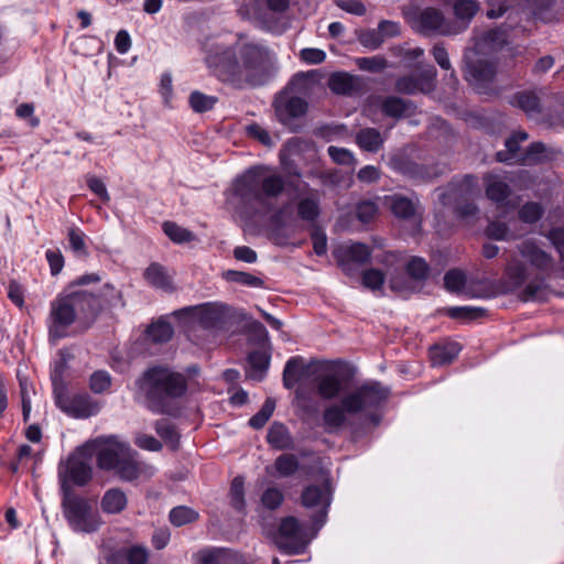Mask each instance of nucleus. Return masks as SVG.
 <instances>
[{
	"label": "nucleus",
	"mask_w": 564,
	"mask_h": 564,
	"mask_svg": "<svg viewBox=\"0 0 564 564\" xmlns=\"http://www.w3.org/2000/svg\"><path fill=\"white\" fill-rule=\"evenodd\" d=\"M68 242L69 247L74 253L77 256H87L88 249L86 245V235L77 227H72L68 229Z\"/></svg>",
	"instance_id": "obj_43"
},
{
	"label": "nucleus",
	"mask_w": 564,
	"mask_h": 564,
	"mask_svg": "<svg viewBox=\"0 0 564 564\" xmlns=\"http://www.w3.org/2000/svg\"><path fill=\"white\" fill-rule=\"evenodd\" d=\"M389 394V389L380 382L368 381L346 395L341 400V405L348 413H358L365 409L378 406L388 399Z\"/></svg>",
	"instance_id": "obj_12"
},
{
	"label": "nucleus",
	"mask_w": 564,
	"mask_h": 564,
	"mask_svg": "<svg viewBox=\"0 0 564 564\" xmlns=\"http://www.w3.org/2000/svg\"><path fill=\"white\" fill-rule=\"evenodd\" d=\"M329 88L338 95H351L358 89V79L347 73H335L329 77Z\"/></svg>",
	"instance_id": "obj_31"
},
{
	"label": "nucleus",
	"mask_w": 564,
	"mask_h": 564,
	"mask_svg": "<svg viewBox=\"0 0 564 564\" xmlns=\"http://www.w3.org/2000/svg\"><path fill=\"white\" fill-rule=\"evenodd\" d=\"M93 476L89 460L84 457L82 451L68 456L66 462L58 466V480L62 495H74L72 486H85Z\"/></svg>",
	"instance_id": "obj_10"
},
{
	"label": "nucleus",
	"mask_w": 564,
	"mask_h": 564,
	"mask_svg": "<svg viewBox=\"0 0 564 564\" xmlns=\"http://www.w3.org/2000/svg\"><path fill=\"white\" fill-rule=\"evenodd\" d=\"M52 275H57L64 267V257L59 250L48 249L45 252Z\"/></svg>",
	"instance_id": "obj_61"
},
{
	"label": "nucleus",
	"mask_w": 564,
	"mask_h": 564,
	"mask_svg": "<svg viewBox=\"0 0 564 564\" xmlns=\"http://www.w3.org/2000/svg\"><path fill=\"white\" fill-rule=\"evenodd\" d=\"M511 25H501L486 31H475L474 46L467 53L486 57L496 58V54L508 43V32Z\"/></svg>",
	"instance_id": "obj_14"
},
{
	"label": "nucleus",
	"mask_w": 564,
	"mask_h": 564,
	"mask_svg": "<svg viewBox=\"0 0 564 564\" xmlns=\"http://www.w3.org/2000/svg\"><path fill=\"white\" fill-rule=\"evenodd\" d=\"M300 55L305 63L312 65L321 64L326 58V53L319 48H303Z\"/></svg>",
	"instance_id": "obj_62"
},
{
	"label": "nucleus",
	"mask_w": 564,
	"mask_h": 564,
	"mask_svg": "<svg viewBox=\"0 0 564 564\" xmlns=\"http://www.w3.org/2000/svg\"><path fill=\"white\" fill-rule=\"evenodd\" d=\"M517 250L521 258L542 276H549L554 271V259L550 253L540 248L535 240H523L517 245Z\"/></svg>",
	"instance_id": "obj_17"
},
{
	"label": "nucleus",
	"mask_w": 564,
	"mask_h": 564,
	"mask_svg": "<svg viewBox=\"0 0 564 564\" xmlns=\"http://www.w3.org/2000/svg\"><path fill=\"white\" fill-rule=\"evenodd\" d=\"M246 131L249 137L258 140L260 143L267 147H271L273 144L272 138L269 132L258 123H251L246 127Z\"/></svg>",
	"instance_id": "obj_59"
},
{
	"label": "nucleus",
	"mask_w": 564,
	"mask_h": 564,
	"mask_svg": "<svg viewBox=\"0 0 564 564\" xmlns=\"http://www.w3.org/2000/svg\"><path fill=\"white\" fill-rule=\"evenodd\" d=\"M370 256H371V250L367 245L360 243V242H355V243L344 247L339 251V254L337 256V260H338V263L341 267V269L345 272L350 273V265L352 263L364 264V263L368 262V260L370 259Z\"/></svg>",
	"instance_id": "obj_21"
},
{
	"label": "nucleus",
	"mask_w": 564,
	"mask_h": 564,
	"mask_svg": "<svg viewBox=\"0 0 564 564\" xmlns=\"http://www.w3.org/2000/svg\"><path fill=\"white\" fill-rule=\"evenodd\" d=\"M143 276L153 288L161 289L166 292H172L174 290L171 278L166 273L165 268L159 263H151L145 269Z\"/></svg>",
	"instance_id": "obj_27"
},
{
	"label": "nucleus",
	"mask_w": 564,
	"mask_h": 564,
	"mask_svg": "<svg viewBox=\"0 0 564 564\" xmlns=\"http://www.w3.org/2000/svg\"><path fill=\"white\" fill-rule=\"evenodd\" d=\"M359 43L369 50H377L382 43V36L378 29L361 30L357 33Z\"/></svg>",
	"instance_id": "obj_47"
},
{
	"label": "nucleus",
	"mask_w": 564,
	"mask_h": 564,
	"mask_svg": "<svg viewBox=\"0 0 564 564\" xmlns=\"http://www.w3.org/2000/svg\"><path fill=\"white\" fill-rule=\"evenodd\" d=\"M275 468L280 476L288 477L296 471L299 468V460L292 454H283L275 459Z\"/></svg>",
	"instance_id": "obj_46"
},
{
	"label": "nucleus",
	"mask_w": 564,
	"mask_h": 564,
	"mask_svg": "<svg viewBox=\"0 0 564 564\" xmlns=\"http://www.w3.org/2000/svg\"><path fill=\"white\" fill-rule=\"evenodd\" d=\"M486 184V194L489 199L496 203H502L508 198L510 188L508 184L499 180L498 176L492 174L487 175Z\"/></svg>",
	"instance_id": "obj_35"
},
{
	"label": "nucleus",
	"mask_w": 564,
	"mask_h": 564,
	"mask_svg": "<svg viewBox=\"0 0 564 564\" xmlns=\"http://www.w3.org/2000/svg\"><path fill=\"white\" fill-rule=\"evenodd\" d=\"M447 313L456 319H476L484 315L485 310L476 306H454L449 307Z\"/></svg>",
	"instance_id": "obj_48"
},
{
	"label": "nucleus",
	"mask_w": 564,
	"mask_h": 564,
	"mask_svg": "<svg viewBox=\"0 0 564 564\" xmlns=\"http://www.w3.org/2000/svg\"><path fill=\"white\" fill-rule=\"evenodd\" d=\"M327 152L330 159L337 164L352 166L356 163L354 153L348 149L330 145Z\"/></svg>",
	"instance_id": "obj_49"
},
{
	"label": "nucleus",
	"mask_w": 564,
	"mask_h": 564,
	"mask_svg": "<svg viewBox=\"0 0 564 564\" xmlns=\"http://www.w3.org/2000/svg\"><path fill=\"white\" fill-rule=\"evenodd\" d=\"M169 519L173 525L183 527L195 522L198 519V512L186 506H177L170 511Z\"/></svg>",
	"instance_id": "obj_38"
},
{
	"label": "nucleus",
	"mask_w": 564,
	"mask_h": 564,
	"mask_svg": "<svg viewBox=\"0 0 564 564\" xmlns=\"http://www.w3.org/2000/svg\"><path fill=\"white\" fill-rule=\"evenodd\" d=\"M378 207L371 200H365L357 205L356 215L361 223H369L377 215Z\"/></svg>",
	"instance_id": "obj_57"
},
{
	"label": "nucleus",
	"mask_w": 564,
	"mask_h": 564,
	"mask_svg": "<svg viewBox=\"0 0 564 564\" xmlns=\"http://www.w3.org/2000/svg\"><path fill=\"white\" fill-rule=\"evenodd\" d=\"M411 24L413 29L423 34L454 35L459 33V30H455L454 22L447 21L442 11L435 8L419 11L411 19Z\"/></svg>",
	"instance_id": "obj_15"
},
{
	"label": "nucleus",
	"mask_w": 564,
	"mask_h": 564,
	"mask_svg": "<svg viewBox=\"0 0 564 564\" xmlns=\"http://www.w3.org/2000/svg\"><path fill=\"white\" fill-rule=\"evenodd\" d=\"M187 388L185 375L172 367L155 365L135 379L133 397L152 413L177 416L181 413L178 400L186 394Z\"/></svg>",
	"instance_id": "obj_3"
},
{
	"label": "nucleus",
	"mask_w": 564,
	"mask_h": 564,
	"mask_svg": "<svg viewBox=\"0 0 564 564\" xmlns=\"http://www.w3.org/2000/svg\"><path fill=\"white\" fill-rule=\"evenodd\" d=\"M319 215V200L316 191L297 203V216L305 221H314Z\"/></svg>",
	"instance_id": "obj_32"
},
{
	"label": "nucleus",
	"mask_w": 564,
	"mask_h": 564,
	"mask_svg": "<svg viewBox=\"0 0 564 564\" xmlns=\"http://www.w3.org/2000/svg\"><path fill=\"white\" fill-rule=\"evenodd\" d=\"M513 105L522 109L529 117H534L541 111L539 97L531 91L519 93L513 97Z\"/></svg>",
	"instance_id": "obj_37"
},
{
	"label": "nucleus",
	"mask_w": 564,
	"mask_h": 564,
	"mask_svg": "<svg viewBox=\"0 0 564 564\" xmlns=\"http://www.w3.org/2000/svg\"><path fill=\"white\" fill-rule=\"evenodd\" d=\"M145 334L149 340L163 344L172 339L174 328L166 317L162 316L148 326Z\"/></svg>",
	"instance_id": "obj_29"
},
{
	"label": "nucleus",
	"mask_w": 564,
	"mask_h": 564,
	"mask_svg": "<svg viewBox=\"0 0 564 564\" xmlns=\"http://www.w3.org/2000/svg\"><path fill=\"white\" fill-rule=\"evenodd\" d=\"M544 209L541 204L535 202L525 203L519 209V218L527 224H534L542 217Z\"/></svg>",
	"instance_id": "obj_45"
},
{
	"label": "nucleus",
	"mask_w": 564,
	"mask_h": 564,
	"mask_svg": "<svg viewBox=\"0 0 564 564\" xmlns=\"http://www.w3.org/2000/svg\"><path fill=\"white\" fill-rule=\"evenodd\" d=\"M384 283V274L379 269H368L362 274V284L372 291L380 290Z\"/></svg>",
	"instance_id": "obj_52"
},
{
	"label": "nucleus",
	"mask_w": 564,
	"mask_h": 564,
	"mask_svg": "<svg viewBox=\"0 0 564 564\" xmlns=\"http://www.w3.org/2000/svg\"><path fill=\"white\" fill-rule=\"evenodd\" d=\"M272 224L279 228L291 227L295 224L296 219L289 205L281 207L273 216Z\"/></svg>",
	"instance_id": "obj_55"
},
{
	"label": "nucleus",
	"mask_w": 564,
	"mask_h": 564,
	"mask_svg": "<svg viewBox=\"0 0 564 564\" xmlns=\"http://www.w3.org/2000/svg\"><path fill=\"white\" fill-rule=\"evenodd\" d=\"M158 435L166 443V445L176 451L180 445V434L174 424L166 420H158L154 425Z\"/></svg>",
	"instance_id": "obj_36"
},
{
	"label": "nucleus",
	"mask_w": 564,
	"mask_h": 564,
	"mask_svg": "<svg viewBox=\"0 0 564 564\" xmlns=\"http://www.w3.org/2000/svg\"><path fill=\"white\" fill-rule=\"evenodd\" d=\"M183 328L187 339L195 346L204 348L215 336V330L223 327L227 317V307L218 302H208L186 306L172 313Z\"/></svg>",
	"instance_id": "obj_6"
},
{
	"label": "nucleus",
	"mask_w": 564,
	"mask_h": 564,
	"mask_svg": "<svg viewBox=\"0 0 564 564\" xmlns=\"http://www.w3.org/2000/svg\"><path fill=\"white\" fill-rule=\"evenodd\" d=\"M487 236L496 240H507L509 228L506 224L499 221H491L487 229Z\"/></svg>",
	"instance_id": "obj_63"
},
{
	"label": "nucleus",
	"mask_w": 564,
	"mask_h": 564,
	"mask_svg": "<svg viewBox=\"0 0 564 564\" xmlns=\"http://www.w3.org/2000/svg\"><path fill=\"white\" fill-rule=\"evenodd\" d=\"M128 564H147L149 561V551L145 546L133 545L126 549Z\"/></svg>",
	"instance_id": "obj_56"
},
{
	"label": "nucleus",
	"mask_w": 564,
	"mask_h": 564,
	"mask_svg": "<svg viewBox=\"0 0 564 564\" xmlns=\"http://www.w3.org/2000/svg\"><path fill=\"white\" fill-rule=\"evenodd\" d=\"M268 443L275 449H289L293 447V438L288 427L279 422H274L267 434Z\"/></svg>",
	"instance_id": "obj_28"
},
{
	"label": "nucleus",
	"mask_w": 564,
	"mask_h": 564,
	"mask_svg": "<svg viewBox=\"0 0 564 564\" xmlns=\"http://www.w3.org/2000/svg\"><path fill=\"white\" fill-rule=\"evenodd\" d=\"M506 275L511 286L517 289L528 280L529 269L518 258H512L506 267Z\"/></svg>",
	"instance_id": "obj_33"
},
{
	"label": "nucleus",
	"mask_w": 564,
	"mask_h": 564,
	"mask_svg": "<svg viewBox=\"0 0 564 564\" xmlns=\"http://www.w3.org/2000/svg\"><path fill=\"white\" fill-rule=\"evenodd\" d=\"M308 541L305 528L296 518L286 517L281 520L274 539L279 550L286 554H300L304 552Z\"/></svg>",
	"instance_id": "obj_13"
},
{
	"label": "nucleus",
	"mask_w": 564,
	"mask_h": 564,
	"mask_svg": "<svg viewBox=\"0 0 564 564\" xmlns=\"http://www.w3.org/2000/svg\"><path fill=\"white\" fill-rule=\"evenodd\" d=\"M62 509L72 530L93 533L102 524L101 517L94 511L88 500L77 495H63Z\"/></svg>",
	"instance_id": "obj_8"
},
{
	"label": "nucleus",
	"mask_w": 564,
	"mask_h": 564,
	"mask_svg": "<svg viewBox=\"0 0 564 564\" xmlns=\"http://www.w3.org/2000/svg\"><path fill=\"white\" fill-rule=\"evenodd\" d=\"M387 200L390 205V208L395 217L410 219L415 214L414 203L404 196L401 195H392L388 196Z\"/></svg>",
	"instance_id": "obj_34"
},
{
	"label": "nucleus",
	"mask_w": 564,
	"mask_h": 564,
	"mask_svg": "<svg viewBox=\"0 0 564 564\" xmlns=\"http://www.w3.org/2000/svg\"><path fill=\"white\" fill-rule=\"evenodd\" d=\"M358 67L367 72H379L386 67V61L382 57H359L356 59Z\"/></svg>",
	"instance_id": "obj_60"
},
{
	"label": "nucleus",
	"mask_w": 564,
	"mask_h": 564,
	"mask_svg": "<svg viewBox=\"0 0 564 564\" xmlns=\"http://www.w3.org/2000/svg\"><path fill=\"white\" fill-rule=\"evenodd\" d=\"M546 237L560 253L561 260H564V229L553 228L547 232Z\"/></svg>",
	"instance_id": "obj_64"
},
{
	"label": "nucleus",
	"mask_w": 564,
	"mask_h": 564,
	"mask_svg": "<svg viewBox=\"0 0 564 564\" xmlns=\"http://www.w3.org/2000/svg\"><path fill=\"white\" fill-rule=\"evenodd\" d=\"M358 147L367 152L376 153L384 144V137L376 128L360 129L355 137Z\"/></svg>",
	"instance_id": "obj_26"
},
{
	"label": "nucleus",
	"mask_w": 564,
	"mask_h": 564,
	"mask_svg": "<svg viewBox=\"0 0 564 564\" xmlns=\"http://www.w3.org/2000/svg\"><path fill=\"white\" fill-rule=\"evenodd\" d=\"M204 62L223 83L235 88L264 85L275 64L274 53L261 42L238 40L227 44L218 37L203 44Z\"/></svg>",
	"instance_id": "obj_1"
},
{
	"label": "nucleus",
	"mask_w": 564,
	"mask_h": 564,
	"mask_svg": "<svg viewBox=\"0 0 564 564\" xmlns=\"http://www.w3.org/2000/svg\"><path fill=\"white\" fill-rule=\"evenodd\" d=\"M436 69L434 66H425L419 74L400 77L395 83L399 93L414 95L427 94L435 87Z\"/></svg>",
	"instance_id": "obj_19"
},
{
	"label": "nucleus",
	"mask_w": 564,
	"mask_h": 564,
	"mask_svg": "<svg viewBox=\"0 0 564 564\" xmlns=\"http://www.w3.org/2000/svg\"><path fill=\"white\" fill-rule=\"evenodd\" d=\"M466 283L465 274L459 270H449L444 276L445 288L451 292H459Z\"/></svg>",
	"instance_id": "obj_53"
},
{
	"label": "nucleus",
	"mask_w": 564,
	"mask_h": 564,
	"mask_svg": "<svg viewBox=\"0 0 564 564\" xmlns=\"http://www.w3.org/2000/svg\"><path fill=\"white\" fill-rule=\"evenodd\" d=\"M249 377L261 380L269 367V355H248Z\"/></svg>",
	"instance_id": "obj_41"
},
{
	"label": "nucleus",
	"mask_w": 564,
	"mask_h": 564,
	"mask_svg": "<svg viewBox=\"0 0 564 564\" xmlns=\"http://www.w3.org/2000/svg\"><path fill=\"white\" fill-rule=\"evenodd\" d=\"M408 274L417 281H424L430 274L427 262L421 257H412L406 263Z\"/></svg>",
	"instance_id": "obj_42"
},
{
	"label": "nucleus",
	"mask_w": 564,
	"mask_h": 564,
	"mask_svg": "<svg viewBox=\"0 0 564 564\" xmlns=\"http://www.w3.org/2000/svg\"><path fill=\"white\" fill-rule=\"evenodd\" d=\"M414 109L411 101L395 96L387 97L381 102V111L383 115L394 119L411 116Z\"/></svg>",
	"instance_id": "obj_25"
},
{
	"label": "nucleus",
	"mask_w": 564,
	"mask_h": 564,
	"mask_svg": "<svg viewBox=\"0 0 564 564\" xmlns=\"http://www.w3.org/2000/svg\"><path fill=\"white\" fill-rule=\"evenodd\" d=\"M389 165L393 171L413 180L425 181L433 176L424 165L410 161L404 156L399 155L391 158Z\"/></svg>",
	"instance_id": "obj_22"
},
{
	"label": "nucleus",
	"mask_w": 564,
	"mask_h": 564,
	"mask_svg": "<svg viewBox=\"0 0 564 564\" xmlns=\"http://www.w3.org/2000/svg\"><path fill=\"white\" fill-rule=\"evenodd\" d=\"M225 280L251 288H262L263 281L248 272L227 270L224 272Z\"/></svg>",
	"instance_id": "obj_40"
},
{
	"label": "nucleus",
	"mask_w": 564,
	"mask_h": 564,
	"mask_svg": "<svg viewBox=\"0 0 564 564\" xmlns=\"http://www.w3.org/2000/svg\"><path fill=\"white\" fill-rule=\"evenodd\" d=\"M127 495L120 488L108 489L100 501L101 510L107 514H118L127 508Z\"/></svg>",
	"instance_id": "obj_24"
},
{
	"label": "nucleus",
	"mask_w": 564,
	"mask_h": 564,
	"mask_svg": "<svg viewBox=\"0 0 564 564\" xmlns=\"http://www.w3.org/2000/svg\"><path fill=\"white\" fill-rule=\"evenodd\" d=\"M356 368L343 359L308 362L301 357L291 358L283 371V384L286 389L296 386V398L306 400L312 393L330 400L339 395L352 381Z\"/></svg>",
	"instance_id": "obj_2"
},
{
	"label": "nucleus",
	"mask_w": 564,
	"mask_h": 564,
	"mask_svg": "<svg viewBox=\"0 0 564 564\" xmlns=\"http://www.w3.org/2000/svg\"><path fill=\"white\" fill-rule=\"evenodd\" d=\"M274 110L278 120L283 126L294 130V120L306 113L307 102L304 98L293 95L290 88H286L275 98Z\"/></svg>",
	"instance_id": "obj_16"
},
{
	"label": "nucleus",
	"mask_w": 564,
	"mask_h": 564,
	"mask_svg": "<svg viewBox=\"0 0 564 564\" xmlns=\"http://www.w3.org/2000/svg\"><path fill=\"white\" fill-rule=\"evenodd\" d=\"M285 187L284 178L267 165H257L237 176L231 185V199L249 214H263L272 209Z\"/></svg>",
	"instance_id": "obj_4"
},
{
	"label": "nucleus",
	"mask_w": 564,
	"mask_h": 564,
	"mask_svg": "<svg viewBox=\"0 0 564 564\" xmlns=\"http://www.w3.org/2000/svg\"><path fill=\"white\" fill-rule=\"evenodd\" d=\"M99 308L97 296L88 290L66 289L51 302L47 317L48 336L52 341L68 334L75 322H90Z\"/></svg>",
	"instance_id": "obj_5"
},
{
	"label": "nucleus",
	"mask_w": 564,
	"mask_h": 564,
	"mask_svg": "<svg viewBox=\"0 0 564 564\" xmlns=\"http://www.w3.org/2000/svg\"><path fill=\"white\" fill-rule=\"evenodd\" d=\"M111 386V377L106 371H95L90 376L89 380V387L93 392L95 393H104L107 391Z\"/></svg>",
	"instance_id": "obj_50"
},
{
	"label": "nucleus",
	"mask_w": 564,
	"mask_h": 564,
	"mask_svg": "<svg viewBox=\"0 0 564 564\" xmlns=\"http://www.w3.org/2000/svg\"><path fill=\"white\" fill-rule=\"evenodd\" d=\"M93 446L97 452V463L101 469L112 470L130 447L116 438H98Z\"/></svg>",
	"instance_id": "obj_20"
},
{
	"label": "nucleus",
	"mask_w": 564,
	"mask_h": 564,
	"mask_svg": "<svg viewBox=\"0 0 564 564\" xmlns=\"http://www.w3.org/2000/svg\"><path fill=\"white\" fill-rule=\"evenodd\" d=\"M230 500L231 505L237 510H242L245 507V494H243V478H234L230 486Z\"/></svg>",
	"instance_id": "obj_51"
},
{
	"label": "nucleus",
	"mask_w": 564,
	"mask_h": 564,
	"mask_svg": "<svg viewBox=\"0 0 564 564\" xmlns=\"http://www.w3.org/2000/svg\"><path fill=\"white\" fill-rule=\"evenodd\" d=\"M453 10L458 20V23H454L455 30H459V33H462L478 12L479 3L476 0H456Z\"/></svg>",
	"instance_id": "obj_23"
},
{
	"label": "nucleus",
	"mask_w": 564,
	"mask_h": 564,
	"mask_svg": "<svg viewBox=\"0 0 564 564\" xmlns=\"http://www.w3.org/2000/svg\"><path fill=\"white\" fill-rule=\"evenodd\" d=\"M163 231L172 241L176 243L189 242L195 239V236L192 231L172 221H165L163 224Z\"/></svg>",
	"instance_id": "obj_39"
},
{
	"label": "nucleus",
	"mask_w": 564,
	"mask_h": 564,
	"mask_svg": "<svg viewBox=\"0 0 564 564\" xmlns=\"http://www.w3.org/2000/svg\"><path fill=\"white\" fill-rule=\"evenodd\" d=\"M330 489L327 484L323 486L311 485L302 492V505L307 509L315 510L314 523L321 528L326 520L327 510L330 505Z\"/></svg>",
	"instance_id": "obj_18"
},
{
	"label": "nucleus",
	"mask_w": 564,
	"mask_h": 564,
	"mask_svg": "<svg viewBox=\"0 0 564 564\" xmlns=\"http://www.w3.org/2000/svg\"><path fill=\"white\" fill-rule=\"evenodd\" d=\"M465 79L479 94H487L497 76L498 59L465 54Z\"/></svg>",
	"instance_id": "obj_11"
},
{
	"label": "nucleus",
	"mask_w": 564,
	"mask_h": 564,
	"mask_svg": "<svg viewBox=\"0 0 564 564\" xmlns=\"http://www.w3.org/2000/svg\"><path fill=\"white\" fill-rule=\"evenodd\" d=\"M135 453L131 451V448L127 452V455L121 458V460L116 465L112 470H116L117 474L123 480H133L137 479L141 471L142 466L135 459Z\"/></svg>",
	"instance_id": "obj_30"
},
{
	"label": "nucleus",
	"mask_w": 564,
	"mask_h": 564,
	"mask_svg": "<svg viewBox=\"0 0 564 564\" xmlns=\"http://www.w3.org/2000/svg\"><path fill=\"white\" fill-rule=\"evenodd\" d=\"M53 394L56 406L74 419H88L97 415L102 403L88 393H68L66 383L56 371L53 376Z\"/></svg>",
	"instance_id": "obj_7"
},
{
	"label": "nucleus",
	"mask_w": 564,
	"mask_h": 564,
	"mask_svg": "<svg viewBox=\"0 0 564 564\" xmlns=\"http://www.w3.org/2000/svg\"><path fill=\"white\" fill-rule=\"evenodd\" d=\"M283 498V494L279 488L270 487L262 494L261 502L265 508L274 510L281 506Z\"/></svg>",
	"instance_id": "obj_54"
},
{
	"label": "nucleus",
	"mask_w": 564,
	"mask_h": 564,
	"mask_svg": "<svg viewBox=\"0 0 564 564\" xmlns=\"http://www.w3.org/2000/svg\"><path fill=\"white\" fill-rule=\"evenodd\" d=\"M217 98L200 91H193L189 96V105L195 112H205L215 106Z\"/></svg>",
	"instance_id": "obj_44"
},
{
	"label": "nucleus",
	"mask_w": 564,
	"mask_h": 564,
	"mask_svg": "<svg viewBox=\"0 0 564 564\" xmlns=\"http://www.w3.org/2000/svg\"><path fill=\"white\" fill-rule=\"evenodd\" d=\"M344 411H346V410L344 409L343 405H341V408H339L337 405L327 408L324 412L325 423L333 427L340 426L345 421Z\"/></svg>",
	"instance_id": "obj_58"
},
{
	"label": "nucleus",
	"mask_w": 564,
	"mask_h": 564,
	"mask_svg": "<svg viewBox=\"0 0 564 564\" xmlns=\"http://www.w3.org/2000/svg\"><path fill=\"white\" fill-rule=\"evenodd\" d=\"M525 132H517L506 140V151L496 154L497 161L508 164L531 165L547 158L546 148L542 142L532 143L524 153H520V142L525 141Z\"/></svg>",
	"instance_id": "obj_9"
}]
</instances>
